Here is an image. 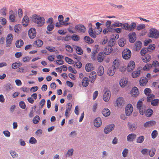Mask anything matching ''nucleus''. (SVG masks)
Masks as SVG:
<instances>
[{"label":"nucleus","instance_id":"obj_1","mask_svg":"<svg viewBox=\"0 0 159 159\" xmlns=\"http://www.w3.org/2000/svg\"><path fill=\"white\" fill-rule=\"evenodd\" d=\"M32 20L35 23L38 24V25L41 26L44 23L45 20L43 17H41L39 16L34 15L33 16Z\"/></svg>","mask_w":159,"mask_h":159},{"label":"nucleus","instance_id":"obj_2","mask_svg":"<svg viewBox=\"0 0 159 159\" xmlns=\"http://www.w3.org/2000/svg\"><path fill=\"white\" fill-rule=\"evenodd\" d=\"M90 25L91 27L89 28L88 30V33L89 35L91 37L95 38L96 37L97 35L99 34L101 32L100 30H97L95 28H93L92 26V24L90 23L89 24V26Z\"/></svg>","mask_w":159,"mask_h":159},{"label":"nucleus","instance_id":"obj_3","mask_svg":"<svg viewBox=\"0 0 159 159\" xmlns=\"http://www.w3.org/2000/svg\"><path fill=\"white\" fill-rule=\"evenodd\" d=\"M148 36L149 37L157 39L159 37V31L154 28H152L149 30Z\"/></svg>","mask_w":159,"mask_h":159},{"label":"nucleus","instance_id":"obj_4","mask_svg":"<svg viewBox=\"0 0 159 159\" xmlns=\"http://www.w3.org/2000/svg\"><path fill=\"white\" fill-rule=\"evenodd\" d=\"M75 29L79 32L84 33L86 31V28L82 24L76 25L75 26Z\"/></svg>","mask_w":159,"mask_h":159},{"label":"nucleus","instance_id":"obj_5","mask_svg":"<svg viewBox=\"0 0 159 159\" xmlns=\"http://www.w3.org/2000/svg\"><path fill=\"white\" fill-rule=\"evenodd\" d=\"M139 94V89L137 87L134 86L130 91V94L132 97L136 98L138 97Z\"/></svg>","mask_w":159,"mask_h":159},{"label":"nucleus","instance_id":"obj_6","mask_svg":"<svg viewBox=\"0 0 159 159\" xmlns=\"http://www.w3.org/2000/svg\"><path fill=\"white\" fill-rule=\"evenodd\" d=\"M36 34V31L34 28H31L28 31V35L30 38L33 39L35 38Z\"/></svg>","mask_w":159,"mask_h":159},{"label":"nucleus","instance_id":"obj_7","mask_svg":"<svg viewBox=\"0 0 159 159\" xmlns=\"http://www.w3.org/2000/svg\"><path fill=\"white\" fill-rule=\"evenodd\" d=\"M122 56L124 59L128 60L129 59V49H125L122 52Z\"/></svg>","mask_w":159,"mask_h":159},{"label":"nucleus","instance_id":"obj_8","mask_svg":"<svg viewBox=\"0 0 159 159\" xmlns=\"http://www.w3.org/2000/svg\"><path fill=\"white\" fill-rule=\"evenodd\" d=\"M114 127L115 125L113 124L107 126L104 129V132L106 134L109 133L114 129Z\"/></svg>","mask_w":159,"mask_h":159},{"label":"nucleus","instance_id":"obj_9","mask_svg":"<svg viewBox=\"0 0 159 159\" xmlns=\"http://www.w3.org/2000/svg\"><path fill=\"white\" fill-rule=\"evenodd\" d=\"M156 123V121L155 120H150L144 123L143 126L145 128L150 127L155 125Z\"/></svg>","mask_w":159,"mask_h":159},{"label":"nucleus","instance_id":"obj_10","mask_svg":"<svg viewBox=\"0 0 159 159\" xmlns=\"http://www.w3.org/2000/svg\"><path fill=\"white\" fill-rule=\"evenodd\" d=\"M96 76V73L95 71H92L89 75L90 82L92 83H93L95 80Z\"/></svg>","mask_w":159,"mask_h":159},{"label":"nucleus","instance_id":"obj_11","mask_svg":"<svg viewBox=\"0 0 159 159\" xmlns=\"http://www.w3.org/2000/svg\"><path fill=\"white\" fill-rule=\"evenodd\" d=\"M102 124V120L99 117H98L95 119L94 121V125L96 127L100 126Z\"/></svg>","mask_w":159,"mask_h":159},{"label":"nucleus","instance_id":"obj_12","mask_svg":"<svg viewBox=\"0 0 159 159\" xmlns=\"http://www.w3.org/2000/svg\"><path fill=\"white\" fill-rule=\"evenodd\" d=\"M111 97V93L110 91H106L104 94L103 99L105 102H108Z\"/></svg>","mask_w":159,"mask_h":159},{"label":"nucleus","instance_id":"obj_13","mask_svg":"<svg viewBox=\"0 0 159 159\" xmlns=\"http://www.w3.org/2000/svg\"><path fill=\"white\" fill-rule=\"evenodd\" d=\"M142 46V43L140 41H137L135 44V49L136 52H139L141 49Z\"/></svg>","mask_w":159,"mask_h":159},{"label":"nucleus","instance_id":"obj_14","mask_svg":"<svg viewBox=\"0 0 159 159\" xmlns=\"http://www.w3.org/2000/svg\"><path fill=\"white\" fill-rule=\"evenodd\" d=\"M136 39V34L135 32L130 33V43H134Z\"/></svg>","mask_w":159,"mask_h":159},{"label":"nucleus","instance_id":"obj_15","mask_svg":"<svg viewBox=\"0 0 159 159\" xmlns=\"http://www.w3.org/2000/svg\"><path fill=\"white\" fill-rule=\"evenodd\" d=\"M113 48L111 46H107L104 49V53L106 55H109L112 51Z\"/></svg>","mask_w":159,"mask_h":159},{"label":"nucleus","instance_id":"obj_16","mask_svg":"<svg viewBox=\"0 0 159 159\" xmlns=\"http://www.w3.org/2000/svg\"><path fill=\"white\" fill-rule=\"evenodd\" d=\"M29 22V18L27 16H24L22 21V23L23 26H26Z\"/></svg>","mask_w":159,"mask_h":159},{"label":"nucleus","instance_id":"obj_17","mask_svg":"<svg viewBox=\"0 0 159 159\" xmlns=\"http://www.w3.org/2000/svg\"><path fill=\"white\" fill-rule=\"evenodd\" d=\"M85 69L86 71L90 72L93 70V65L91 63H88L86 65Z\"/></svg>","mask_w":159,"mask_h":159},{"label":"nucleus","instance_id":"obj_18","mask_svg":"<svg viewBox=\"0 0 159 159\" xmlns=\"http://www.w3.org/2000/svg\"><path fill=\"white\" fill-rule=\"evenodd\" d=\"M115 71L116 69L112 66L108 69L107 73L109 76H112L114 74Z\"/></svg>","mask_w":159,"mask_h":159},{"label":"nucleus","instance_id":"obj_19","mask_svg":"<svg viewBox=\"0 0 159 159\" xmlns=\"http://www.w3.org/2000/svg\"><path fill=\"white\" fill-rule=\"evenodd\" d=\"M68 107H66L65 115L66 117L68 116V114L69 113L72 108V105L70 103H68L67 104Z\"/></svg>","mask_w":159,"mask_h":159},{"label":"nucleus","instance_id":"obj_20","mask_svg":"<svg viewBox=\"0 0 159 159\" xmlns=\"http://www.w3.org/2000/svg\"><path fill=\"white\" fill-rule=\"evenodd\" d=\"M84 39L86 43L89 44L92 43L94 42L93 40L89 36H85Z\"/></svg>","mask_w":159,"mask_h":159},{"label":"nucleus","instance_id":"obj_21","mask_svg":"<svg viewBox=\"0 0 159 159\" xmlns=\"http://www.w3.org/2000/svg\"><path fill=\"white\" fill-rule=\"evenodd\" d=\"M113 65L112 66V67L114 69H118L120 65V63L119 60L117 59H116L114 60L113 63Z\"/></svg>","mask_w":159,"mask_h":159},{"label":"nucleus","instance_id":"obj_22","mask_svg":"<svg viewBox=\"0 0 159 159\" xmlns=\"http://www.w3.org/2000/svg\"><path fill=\"white\" fill-rule=\"evenodd\" d=\"M103 115L105 116H108L111 113L110 110L108 108H104L102 111Z\"/></svg>","mask_w":159,"mask_h":159},{"label":"nucleus","instance_id":"obj_23","mask_svg":"<svg viewBox=\"0 0 159 159\" xmlns=\"http://www.w3.org/2000/svg\"><path fill=\"white\" fill-rule=\"evenodd\" d=\"M128 82V80L126 79H121L120 82V84L121 87H124Z\"/></svg>","mask_w":159,"mask_h":159},{"label":"nucleus","instance_id":"obj_24","mask_svg":"<svg viewBox=\"0 0 159 159\" xmlns=\"http://www.w3.org/2000/svg\"><path fill=\"white\" fill-rule=\"evenodd\" d=\"M89 80L88 78L87 77H84L82 81V85L84 87H87L89 84Z\"/></svg>","mask_w":159,"mask_h":159},{"label":"nucleus","instance_id":"obj_25","mask_svg":"<svg viewBox=\"0 0 159 159\" xmlns=\"http://www.w3.org/2000/svg\"><path fill=\"white\" fill-rule=\"evenodd\" d=\"M104 72V69L103 66H100L98 70V75L99 76H101L103 74Z\"/></svg>","mask_w":159,"mask_h":159},{"label":"nucleus","instance_id":"obj_26","mask_svg":"<svg viewBox=\"0 0 159 159\" xmlns=\"http://www.w3.org/2000/svg\"><path fill=\"white\" fill-rule=\"evenodd\" d=\"M140 74V70H139L137 71H134L132 73V77L134 78H135L138 77Z\"/></svg>","mask_w":159,"mask_h":159},{"label":"nucleus","instance_id":"obj_27","mask_svg":"<svg viewBox=\"0 0 159 159\" xmlns=\"http://www.w3.org/2000/svg\"><path fill=\"white\" fill-rule=\"evenodd\" d=\"M145 111H147V112L145 113V115L148 117H151L153 114V110L152 109L148 108Z\"/></svg>","mask_w":159,"mask_h":159},{"label":"nucleus","instance_id":"obj_28","mask_svg":"<svg viewBox=\"0 0 159 159\" xmlns=\"http://www.w3.org/2000/svg\"><path fill=\"white\" fill-rule=\"evenodd\" d=\"M150 52V51L148 50L146 48L144 47L141 49L140 53L141 56H144L147 52Z\"/></svg>","mask_w":159,"mask_h":159},{"label":"nucleus","instance_id":"obj_29","mask_svg":"<svg viewBox=\"0 0 159 159\" xmlns=\"http://www.w3.org/2000/svg\"><path fill=\"white\" fill-rule=\"evenodd\" d=\"M43 42L40 39H38L34 43V45H36V47H41L43 44Z\"/></svg>","mask_w":159,"mask_h":159},{"label":"nucleus","instance_id":"obj_30","mask_svg":"<svg viewBox=\"0 0 159 159\" xmlns=\"http://www.w3.org/2000/svg\"><path fill=\"white\" fill-rule=\"evenodd\" d=\"M16 47L17 48H20L24 44V42L23 40L21 39H20L16 41Z\"/></svg>","mask_w":159,"mask_h":159},{"label":"nucleus","instance_id":"obj_31","mask_svg":"<svg viewBox=\"0 0 159 159\" xmlns=\"http://www.w3.org/2000/svg\"><path fill=\"white\" fill-rule=\"evenodd\" d=\"M103 56L104 55L102 52L99 53L97 57V60L99 62H101L103 61L104 59Z\"/></svg>","mask_w":159,"mask_h":159},{"label":"nucleus","instance_id":"obj_32","mask_svg":"<svg viewBox=\"0 0 159 159\" xmlns=\"http://www.w3.org/2000/svg\"><path fill=\"white\" fill-rule=\"evenodd\" d=\"M137 22H132L130 25V31H132L137 28Z\"/></svg>","mask_w":159,"mask_h":159},{"label":"nucleus","instance_id":"obj_33","mask_svg":"<svg viewBox=\"0 0 159 159\" xmlns=\"http://www.w3.org/2000/svg\"><path fill=\"white\" fill-rule=\"evenodd\" d=\"M126 43V41L125 39L124 38H121L120 39L118 44L121 47H123L124 45Z\"/></svg>","mask_w":159,"mask_h":159},{"label":"nucleus","instance_id":"obj_34","mask_svg":"<svg viewBox=\"0 0 159 159\" xmlns=\"http://www.w3.org/2000/svg\"><path fill=\"white\" fill-rule=\"evenodd\" d=\"M152 65L150 64L147 63L143 67V70L144 71H148L152 67Z\"/></svg>","mask_w":159,"mask_h":159},{"label":"nucleus","instance_id":"obj_35","mask_svg":"<svg viewBox=\"0 0 159 159\" xmlns=\"http://www.w3.org/2000/svg\"><path fill=\"white\" fill-rule=\"evenodd\" d=\"M123 98H117L116 102L117 106H120L122 105L123 103Z\"/></svg>","mask_w":159,"mask_h":159},{"label":"nucleus","instance_id":"obj_36","mask_svg":"<svg viewBox=\"0 0 159 159\" xmlns=\"http://www.w3.org/2000/svg\"><path fill=\"white\" fill-rule=\"evenodd\" d=\"M159 103V100L158 99H155L152 101L151 104L154 106H157Z\"/></svg>","mask_w":159,"mask_h":159},{"label":"nucleus","instance_id":"obj_37","mask_svg":"<svg viewBox=\"0 0 159 159\" xmlns=\"http://www.w3.org/2000/svg\"><path fill=\"white\" fill-rule=\"evenodd\" d=\"M144 137L143 136H140L138 137L137 139V143H142L144 139Z\"/></svg>","mask_w":159,"mask_h":159},{"label":"nucleus","instance_id":"obj_38","mask_svg":"<svg viewBox=\"0 0 159 159\" xmlns=\"http://www.w3.org/2000/svg\"><path fill=\"white\" fill-rule=\"evenodd\" d=\"M135 63L133 61H130V69L133 70L135 68Z\"/></svg>","mask_w":159,"mask_h":159},{"label":"nucleus","instance_id":"obj_39","mask_svg":"<svg viewBox=\"0 0 159 159\" xmlns=\"http://www.w3.org/2000/svg\"><path fill=\"white\" fill-rule=\"evenodd\" d=\"M119 35L117 34H112L111 36V40H113L115 41L119 38Z\"/></svg>","mask_w":159,"mask_h":159},{"label":"nucleus","instance_id":"obj_40","mask_svg":"<svg viewBox=\"0 0 159 159\" xmlns=\"http://www.w3.org/2000/svg\"><path fill=\"white\" fill-rule=\"evenodd\" d=\"M98 52L96 50H95V51L92 52L91 53V59L93 61H94L96 59V58L95 57V55Z\"/></svg>","mask_w":159,"mask_h":159},{"label":"nucleus","instance_id":"obj_41","mask_svg":"<svg viewBox=\"0 0 159 159\" xmlns=\"http://www.w3.org/2000/svg\"><path fill=\"white\" fill-rule=\"evenodd\" d=\"M144 100V99L143 100L141 99L139 100L137 102V109H140L143 106V102L142 101Z\"/></svg>","mask_w":159,"mask_h":159},{"label":"nucleus","instance_id":"obj_42","mask_svg":"<svg viewBox=\"0 0 159 159\" xmlns=\"http://www.w3.org/2000/svg\"><path fill=\"white\" fill-rule=\"evenodd\" d=\"M158 135V132L156 130H153L151 134L152 138L153 139H155Z\"/></svg>","mask_w":159,"mask_h":159},{"label":"nucleus","instance_id":"obj_43","mask_svg":"<svg viewBox=\"0 0 159 159\" xmlns=\"http://www.w3.org/2000/svg\"><path fill=\"white\" fill-rule=\"evenodd\" d=\"M73 151L74 150L72 148L69 150L66 154V157L72 156L73 154Z\"/></svg>","mask_w":159,"mask_h":159},{"label":"nucleus","instance_id":"obj_44","mask_svg":"<svg viewBox=\"0 0 159 159\" xmlns=\"http://www.w3.org/2000/svg\"><path fill=\"white\" fill-rule=\"evenodd\" d=\"M145 28V26L144 24H140L139 25L137 26L136 30L138 31L141 30Z\"/></svg>","mask_w":159,"mask_h":159},{"label":"nucleus","instance_id":"obj_45","mask_svg":"<svg viewBox=\"0 0 159 159\" xmlns=\"http://www.w3.org/2000/svg\"><path fill=\"white\" fill-rule=\"evenodd\" d=\"M6 7H3L0 10L1 14L3 16H6Z\"/></svg>","mask_w":159,"mask_h":159},{"label":"nucleus","instance_id":"obj_46","mask_svg":"<svg viewBox=\"0 0 159 159\" xmlns=\"http://www.w3.org/2000/svg\"><path fill=\"white\" fill-rule=\"evenodd\" d=\"M102 24L100 23L99 22H97L96 23V27H95V28L96 29H97V30H99V31L100 30V32H101L102 30V28L100 27V26L102 25Z\"/></svg>","mask_w":159,"mask_h":159},{"label":"nucleus","instance_id":"obj_47","mask_svg":"<svg viewBox=\"0 0 159 159\" xmlns=\"http://www.w3.org/2000/svg\"><path fill=\"white\" fill-rule=\"evenodd\" d=\"M20 63L15 62L12 64V68L14 69H16L19 68L20 66Z\"/></svg>","mask_w":159,"mask_h":159},{"label":"nucleus","instance_id":"obj_48","mask_svg":"<svg viewBox=\"0 0 159 159\" xmlns=\"http://www.w3.org/2000/svg\"><path fill=\"white\" fill-rule=\"evenodd\" d=\"M151 90L150 88H146L144 91L145 94L147 96H149V94L151 92Z\"/></svg>","mask_w":159,"mask_h":159},{"label":"nucleus","instance_id":"obj_49","mask_svg":"<svg viewBox=\"0 0 159 159\" xmlns=\"http://www.w3.org/2000/svg\"><path fill=\"white\" fill-rule=\"evenodd\" d=\"M40 120V118L39 116H36L33 119V121L34 124H37Z\"/></svg>","mask_w":159,"mask_h":159},{"label":"nucleus","instance_id":"obj_50","mask_svg":"<svg viewBox=\"0 0 159 159\" xmlns=\"http://www.w3.org/2000/svg\"><path fill=\"white\" fill-rule=\"evenodd\" d=\"M76 50L77 53L78 54L81 55L83 53V51L80 47H77Z\"/></svg>","mask_w":159,"mask_h":159},{"label":"nucleus","instance_id":"obj_51","mask_svg":"<svg viewBox=\"0 0 159 159\" xmlns=\"http://www.w3.org/2000/svg\"><path fill=\"white\" fill-rule=\"evenodd\" d=\"M152 153H151V152H152L151 150H149L148 151L149 155L151 157H152L154 155L156 151V149L155 148L153 149L152 148Z\"/></svg>","mask_w":159,"mask_h":159},{"label":"nucleus","instance_id":"obj_52","mask_svg":"<svg viewBox=\"0 0 159 159\" xmlns=\"http://www.w3.org/2000/svg\"><path fill=\"white\" fill-rule=\"evenodd\" d=\"M72 39L74 41H78L80 39V37L76 34H73L71 37Z\"/></svg>","mask_w":159,"mask_h":159},{"label":"nucleus","instance_id":"obj_53","mask_svg":"<svg viewBox=\"0 0 159 159\" xmlns=\"http://www.w3.org/2000/svg\"><path fill=\"white\" fill-rule=\"evenodd\" d=\"M156 48V45L155 44H150L147 48L148 50L150 49L152 50H154Z\"/></svg>","mask_w":159,"mask_h":159},{"label":"nucleus","instance_id":"obj_54","mask_svg":"<svg viewBox=\"0 0 159 159\" xmlns=\"http://www.w3.org/2000/svg\"><path fill=\"white\" fill-rule=\"evenodd\" d=\"M66 50L69 52H72L73 51L72 48L69 45H67L66 46Z\"/></svg>","mask_w":159,"mask_h":159},{"label":"nucleus","instance_id":"obj_55","mask_svg":"<svg viewBox=\"0 0 159 159\" xmlns=\"http://www.w3.org/2000/svg\"><path fill=\"white\" fill-rule=\"evenodd\" d=\"M136 135L134 134H130V142L132 141L135 139Z\"/></svg>","mask_w":159,"mask_h":159},{"label":"nucleus","instance_id":"obj_56","mask_svg":"<svg viewBox=\"0 0 159 159\" xmlns=\"http://www.w3.org/2000/svg\"><path fill=\"white\" fill-rule=\"evenodd\" d=\"M14 30L17 33H19L20 30V28L19 26V25H16L14 27Z\"/></svg>","mask_w":159,"mask_h":159},{"label":"nucleus","instance_id":"obj_57","mask_svg":"<svg viewBox=\"0 0 159 159\" xmlns=\"http://www.w3.org/2000/svg\"><path fill=\"white\" fill-rule=\"evenodd\" d=\"M19 105L20 107L23 109H25L26 107V105L23 101H20L19 103Z\"/></svg>","mask_w":159,"mask_h":159},{"label":"nucleus","instance_id":"obj_58","mask_svg":"<svg viewBox=\"0 0 159 159\" xmlns=\"http://www.w3.org/2000/svg\"><path fill=\"white\" fill-rule=\"evenodd\" d=\"M122 24L119 22H116L114 24L111 25V27H116L122 26Z\"/></svg>","mask_w":159,"mask_h":159},{"label":"nucleus","instance_id":"obj_59","mask_svg":"<svg viewBox=\"0 0 159 159\" xmlns=\"http://www.w3.org/2000/svg\"><path fill=\"white\" fill-rule=\"evenodd\" d=\"M29 142L32 144H34L36 143L37 140L34 137H31L29 140Z\"/></svg>","mask_w":159,"mask_h":159},{"label":"nucleus","instance_id":"obj_60","mask_svg":"<svg viewBox=\"0 0 159 159\" xmlns=\"http://www.w3.org/2000/svg\"><path fill=\"white\" fill-rule=\"evenodd\" d=\"M129 104H128L125 108V112L126 115L127 116H129Z\"/></svg>","mask_w":159,"mask_h":159},{"label":"nucleus","instance_id":"obj_61","mask_svg":"<svg viewBox=\"0 0 159 159\" xmlns=\"http://www.w3.org/2000/svg\"><path fill=\"white\" fill-rule=\"evenodd\" d=\"M54 29V25L52 24H49L47 27V29L49 31H52Z\"/></svg>","mask_w":159,"mask_h":159},{"label":"nucleus","instance_id":"obj_62","mask_svg":"<svg viewBox=\"0 0 159 159\" xmlns=\"http://www.w3.org/2000/svg\"><path fill=\"white\" fill-rule=\"evenodd\" d=\"M65 60L69 64H72L73 62V61L71 58L67 57H66L65 58Z\"/></svg>","mask_w":159,"mask_h":159},{"label":"nucleus","instance_id":"obj_63","mask_svg":"<svg viewBox=\"0 0 159 159\" xmlns=\"http://www.w3.org/2000/svg\"><path fill=\"white\" fill-rule=\"evenodd\" d=\"M15 15L14 14H11L9 16V19L12 22H13L15 21Z\"/></svg>","mask_w":159,"mask_h":159},{"label":"nucleus","instance_id":"obj_64","mask_svg":"<svg viewBox=\"0 0 159 159\" xmlns=\"http://www.w3.org/2000/svg\"><path fill=\"white\" fill-rule=\"evenodd\" d=\"M0 22L1 24L4 25L6 24L7 20L5 18L1 17L0 18Z\"/></svg>","mask_w":159,"mask_h":159}]
</instances>
